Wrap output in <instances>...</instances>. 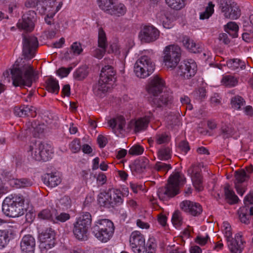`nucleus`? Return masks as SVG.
<instances>
[{
  "label": "nucleus",
  "instance_id": "f257e3e1",
  "mask_svg": "<svg viewBox=\"0 0 253 253\" xmlns=\"http://www.w3.org/2000/svg\"><path fill=\"white\" fill-rule=\"evenodd\" d=\"M25 199L20 194H11L4 200L2 210L4 214L10 217H18L24 213Z\"/></svg>",
  "mask_w": 253,
  "mask_h": 253
},
{
  "label": "nucleus",
  "instance_id": "f03ea898",
  "mask_svg": "<svg viewBox=\"0 0 253 253\" xmlns=\"http://www.w3.org/2000/svg\"><path fill=\"white\" fill-rule=\"evenodd\" d=\"M185 182L184 175L179 172H174L169 177L166 186L160 188L158 190V195L161 200L172 197L179 193V188Z\"/></svg>",
  "mask_w": 253,
  "mask_h": 253
},
{
  "label": "nucleus",
  "instance_id": "7ed1b4c3",
  "mask_svg": "<svg viewBox=\"0 0 253 253\" xmlns=\"http://www.w3.org/2000/svg\"><path fill=\"white\" fill-rule=\"evenodd\" d=\"M114 229L113 223L108 219L97 220L91 228L93 235L98 240L104 243L108 242L112 237Z\"/></svg>",
  "mask_w": 253,
  "mask_h": 253
},
{
  "label": "nucleus",
  "instance_id": "20e7f679",
  "mask_svg": "<svg viewBox=\"0 0 253 253\" xmlns=\"http://www.w3.org/2000/svg\"><path fill=\"white\" fill-rule=\"evenodd\" d=\"M97 201L101 206L114 208L123 203L124 195L120 189L113 188L99 193Z\"/></svg>",
  "mask_w": 253,
  "mask_h": 253
},
{
  "label": "nucleus",
  "instance_id": "39448f33",
  "mask_svg": "<svg viewBox=\"0 0 253 253\" xmlns=\"http://www.w3.org/2000/svg\"><path fill=\"white\" fill-rule=\"evenodd\" d=\"M10 75L12 79H38L40 78L38 71L30 64H25L21 69L13 67L3 73L4 79L9 78Z\"/></svg>",
  "mask_w": 253,
  "mask_h": 253
},
{
  "label": "nucleus",
  "instance_id": "423d86ee",
  "mask_svg": "<svg viewBox=\"0 0 253 253\" xmlns=\"http://www.w3.org/2000/svg\"><path fill=\"white\" fill-rule=\"evenodd\" d=\"M29 152L34 160L47 161L52 157V149L47 144L36 141L30 145Z\"/></svg>",
  "mask_w": 253,
  "mask_h": 253
},
{
  "label": "nucleus",
  "instance_id": "0eeeda50",
  "mask_svg": "<svg viewBox=\"0 0 253 253\" xmlns=\"http://www.w3.org/2000/svg\"><path fill=\"white\" fill-rule=\"evenodd\" d=\"M91 223V216L90 213H84L74 224L73 233L79 240H86L87 231Z\"/></svg>",
  "mask_w": 253,
  "mask_h": 253
},
{
  "label": "nucleus",
  "instance_id": "6e6552de",
  "mask_svg": "<svg viewBox=\"0 0 253 253\" xmlns=\"http://www.w3.org/2000/svg\"><path fill=\"white\" fill-rule=\"evenodd\" d=\"M155 65L151 58L147 55L141 56L135 62L134 72L140 78H145L152 74Z\"/></svg>",
  "mask_w": 253,
  "mask_h": 253
},
{
  "label": "nucleus",
  "instance_id": "1a4fd4ad",
  "mask_svg": "<svg viewBox=\"0 0 253 253\" xmlns=\"http://www.w3.org/2000/svg\"><path fill=\"white\" fill-rule=\"evenodd\" d=\"M181 49L176 45L166 46L164 51V62L168 69H173L178 64L181 57Z\"/></svg>",
  "mask_w": 253,
  "mask_h": 253
},
{
  "label": "nucleus",
  "instance_id": "9d476101",
  "mask_svg": "<svg viewBox=\"0 0 253 253\" xmlns=\"http://www.w3.org/2000/svg\"><path fill=\"white\" fill-rule=\"evenodd\" d=\"M219 8L226 18L237 19L241 15L238 4L232 0H219Z\"/></svg>",
  "mask_w": 253,
  "mask_h": 253
},
{
  "label": "nucleus",
  "instance_id": "9b49d317",
  "mask_svg": "<svg viewBox=\"0 0 253 253\" xmlns=\"http://www.w3.org/2000/svg\"><path fill=\"white\" fill-rule=\"evenodd\" d=\"M23 55L25 58L32 59L39 46L37 37L28 34H23Z\"/></svg>",
  "mask_w": 253,
  "mask_h": 253
},
{
  "label": "nucleus",
  "instance_id": "f8f14e48",
  "mask_svg": "<svg viewBox=\"0 0 253 253\" xmlns=\"http://www.w3.org/2000/svg\"><path fill=\"white\" fill-rule=\"evenodd\" d=\"M197 70L196 62L192 59H189L180 63L177 72L180 77L189 79L195 76Z\"/></svg>",
  "mask_w": 253,
  "mask_h": 253
},
{
  "label": "nucleus",
  "instance_id": "ddd939ff",
  "mask_svg": "<svg viewBox=\"0 0 253 253\" xmlns=\"http://www.w3.org/2000/svg\"><path fill=\"white\" fill-rule=\"evenodd\" d=\"M130 246L134 253H144L145 240L144 237L138 231H133L129 237Z\"/></svg>",
  "mask_w": 253,
  "mask_h": 253
},
{
  "label": "nucleus",
  "instance_id": "4468645a",
  "mask_svg": "<svg viewBox=\"0 0 253 253\" xmlns=\"http://www.w3.org/2000/svg\"><path fill=\"white\" fill-rule=\"evenodd\" d=\"M160 32L153 26H145L140 31L139 37L144 42L149 43L156 41L159 37Z\"/></svg>",
  "mask_w": 253,
  "mask_h": 253
},
{
  "label": "nucleus",
  "instance_id": "2eb2a0df",
  "mask_svg": "<svg viewBox=\"0 0 253 253\" xmlns=\"http://www.w3.org/2000/svg\"><path fill=\"white\" fill-rule=\"evenodd\" d=\"M41 242L40 247L50 249L55 244V232L51 228H47L42 231L39 235Z\"/></svg>",
  "mask_w": 253,
  "mask_h": 253
},
{
  "label": "nucleus",
  "instance_id": "dca6fc26",
  "mask_svg": "<svg viewBox=\"0 0 253 253\" xmlns=\"http://www.w3.org/2000/svg\"><path fill=\"white\" fill-rule=\"evenodd\" d=\"M36 16V13L34 11H29L23 15L22 21L17 23L18 27L28 32L32 31L35 27Z\"/></svg>",
  "mask_w": 253,
  "mask_h": 253
},
{
  "label": "nucleus",
  "instance_id": "f3484780",
  "mask_svg": "<svg viewBox=\"0 0 253 253\" xmlns=\"http://www.w3.org/2000/svg\"><path fill=\"white\" fill-rule=\"evenodd\" d=\"M180 207L181 210L193 216H198L202 212V206L198 203L185 200L182 201Z\"/></svg>",
  "mask_w": 253,
  "mask_h": 253
},
{
  "label": "nucleus",
  "instance_id": "a211bd4d",
  "mask_svg": "<svg viewBox=\"0 0 253 253\" xmlns=\"http://www.w3.org/2000/svg\"><path fill=\"white\" fill-rule=\"evenodd\" d=\"M201 171L198 166H192L188 170V174L191 175L193 186L199 191H202L203 189Z\"/></svg>",
  "mask_w": 253,
  "mask_h": 253
},
{
  "label": "nucleus",
  "instance_id": "6ab92c4d",
  "mask_svg": "<svg viewBox=\"0 0 253 253\" xmlns=\"http://www.w3.org/2000/svg\"><path fill=\"white\" fill-rule=\"evenodd\" d=\"M173 101L172 92L167 91L160 96L156 97L153 99L154 104L158 107H170Z\"/></svg>",
  "mask_w": 253,
  "mask_h": 253
},
{
  "label": "nucleus",
  "instance_id": "aec40b11",
  "mask_svg": "<svg viewBox=\"0 0 253 253\" xmlns=\"http://www.w3.org/2000/svg\"><path fill=\"white\" fill-rule=\"evenodd\" d=\"M36 247V240L31 235L24 236L20 242L21 253H34Z\"/></svg>",
  "mask_w": 253,
  "mask_h": 253
},
{
  "label": "nucleus",
  "instance_id": "412c9836",
  "mask_svg": "<svg viewBox=\"0 0 253 253\" xmlns=\"http://www.w3.org/2000/svg\"><path fill=\"white\" fill-rule=\"evenodd\" d=\"M235 187L238 194L242 196L244 194L245 191L242 187L241 184L248 179L249 175L247 174L245 170L242 169L240 171H236L235 172Z\"/></svg>",
  "mask_w": 253,
  "mask_h": 253
},
{
  "label": "nucleus",
  "instance_id": "4be33fe9",
  "mask_svg": "<svg viewBox=\"0 0 253 253\" xmlns=\"http://www.w3.org/2000/svg\"><path fill=\"white\" fill-rule=\"evenodd\" d=\"M110 84L107 80H98L97 82L93 85V90L96 96L102 97L105 93L111 88Z\"/></svg>",
  "mask_w": 253,
  "mask_h": 253
},
{
  "label": "nucleus",
  "instance_id": "5701e85b",
  "mask_svg": "<svg viewBox=\"0 0 253 253\" xmlns=\"http://www.w3.org/2000/svg\"><path fill=\"white\" fill-rule=\"evenodd\" d=\"M164 85V80H151L146 88L149 93L155 96L162 91Z\"/></svg>",
  "mask_w": 253,
  "mask_h": 253
},
{
  "label": "nucleus",
  "instance_id": "b1692460",
  "mask_svg": "<svg viewBox=\"0 0 253 253\" xmlns=\"http://www.w3.org/2000/svg\"><path fill=\"white\" fill-rule=\"evenodd\" d=\"M228 246L231 253H241L243 249V242L241 239V235L237 234L235 238L227 241Z\"/></svg>",
  "mask_w": 253,
  "mask_h": 253
},
{
  "label": "nucleus",
  "instance_id": "393cba45",
  "mask_svg": "<svg viewBox=\"0 0 253 253\" xmlns=\"http://www.w3.org/2000/svg\"><path fill=\"white\" fill-rule=\"evenodd\" d=\"M108 124L113 131H115L116 129L121 131L124 130L126 125L125 119L122 116H117L109 120L108 121Z\"/></svg>",
  "mask_w": 253,
  "mask_h": 253
},
{
  "label": "nucleus",
  "instance_id": "a878e982",
  "mask_svg": "<svg viewBox=\"0 0 253 253\" xmlns=\"http://www.w3.org/2000/svg\"><path fill=\"white\" fill-rule=\"evenodd\" d=\"M61 182V179L57 173H47L44 178V183L51 187L57 186Z\"/></svg>",
  "mask_w": 253,
  "mask_h": 253
},
{
  "label": "nucleus",
  "instance_id": "bb28decb",
  "mask_svg": "<svg viewBox=\"0 0 253 253\" xmlns=\"http://www.w3.org/2000/svg\"><path fill=\"white\" fill-rule=\"evenodd\" d=\"M133 166L137 172H143L145 169L150 168L149 160L146 157H140L134 161Z\"/></svg>",
  "mask_w": 253,
  "mask_h": 253
},
{
  "label": "nucleus",
  "instance_id": "cd10ccee",
  "mask_svg": "<svg viewBox=\"0 0 253 253\" xmlns=\"http://www.w3.org/2000/svg\"><path fill=\"white\" fill-rule=\"evenodd\" d=\"M126 11V8L124 4L117 2L112 5L107 13L112 16L120 17L124 15Z\"/></svg>",
  "mask_w": 253,
  "mask_h": 253
},
{
  "label": "nucleus",
  "instance_id": "c85d7f7f",
  "mask_svg": "<svg viewBox=\"0 0 253 253\" xmlns=\"http://www.w3.org/2000/svg\"><path fill=\"white\" fill-rule=\"evenodd\" d=\"M235 132V129L230 124H224L219 129V135L224 139L232 137Z\"/></svg>",
  "mask_w": 253,
  "mask_h": 253
},
{
  "label": "nucleus",
  "instance_id": "c756f323",
  "mask_svg": "<svg viewBox=\"0 0 253 253\" xmlns=\"http://www.w3.org/2000/svg\"><path fill=\"white\" fill-rule=\"evenodd\" d=\"M116 71L114 68L110 65H106L103 67L100 74V78L104 79H116Z\"/></svg>",
  "mask_w": 253,
  "mask_h": 253
},
{
  "label": "nucleus",
  "instance_id": "7c9ffc66",
  "mask_svg": "<svg viewBox=\"0 0 253 253\" xmlns=\"http://www.w3.org/2000/svg\"><path fill=\"white\" fill-rule=\"evenodd\" d=\"M182 42L184 46L192 52L197 53L201 50L199 45L188 37H184Z\"/></svg>",
  "mask_w": 253,
  "mask_h": 253
},
{
  "label": "nucleus",
  "instance_id": "2f4dec72",
  "mask_svg": "<svg viewBox=\"0 0 253 253\" xmlns=\"http://www.w3.org/2000/svg\"><path fill=\"white\" fill-rule=\"evenodd\" d=\"M224 193L226 198L228 200L230 204H235L238 202V197L235 194L234 192L230 189V185L226 184L224 187Z\"/></svg>",
  "mask_w": 253,
  "mask_h": 253
},
{
  "label": "nucleus",
  "instance_id": "473e14b6",
  "mask_svg": "<svg viewBox=\"0 0 253 253\" xmlns=\"http://www.w3.org/2000/svg\"><path fill=\"white\" fill-rule=\"evenodd\" d=\"M118 1V0H97V4L102 10L106 12H108L112 5Z\"/></svg>",
  "mask_w": 253,
  "mask_h": 253
},
{
  "label": "nucleus",
  "instance_id": "72a5a7b5",
  "mask_svg": "<svg viewBox=\"0 0 253 253\" xmlns=\"http://www.w3.org/2000/svg\"><path fill=\"white\" fill-rule=\"evenodd\" d=\"M171 150L169 147H163L158 152V157L162 161H167L171 158Z\"/></svg>",
  "mask_w": 253,
  "mask_h": 253
},
{
  "label": "nucleus",
  "instance_id": "f704fd0d",
  "mask_svg": "<svg viewBox=\"0 0 253 253\" xmlns=\"http://www.w3.org/2000/svg\"><path fill=\"white\" fill-rule=\"evenodd\" d=\"M55 210L52 209H44L38 213V217L42 219L50 220L55 222V221L53 219L54 213H55Z\"/></svg>",
  "mask_w": 253,
  "mask_h": 253
},
{
  "label": "nucleus",
  "instance_id": "c9c22d12",
  "mask_svg": "<svg viewBox=\"0 0 253 253\" xmlns=\"http://www.w3.org/2000/svg\"><path fill=\"white\" fill-rule=\"evenodd\" d=\"M231 105L233 108L236 110H240L242 106L246 104L245 99L239 95H236L231 99Z\"/></svg>",
  "mask_w": 253,
  "mask_h": 253
},
{
  "label": "nucleus",
  "instance_id": "e433bc0d",
  "mask_svg": "<svg viewBox=\"0 0 253 253\" xmlns=\"http://www.w3.org/2000/svg\"><path fill=\"white\" fill-rule=\"evenodd\" d=\"M239 217L240 221L245 224L250 223V216L249 215V209L247 207L241 208L238 211Z\"/></svg>",
  "mask_w": 253,
  "mask_h": 253
},
{
  "label": "nucleus",
  "instance_id": "4c0bfd02",
  "mask_svg": "<svg viewBox=\"0 0 253 253\" xmlns=\"http://www.w3.org/2000/svg\"><path fill=\"white\" fill-rule=\"evenodd\" d=\"M226 64L227 67L232 70L242 69L245 67L244 62L238 59H230L227 61Z\"/></svg>",
  "mask_w": 253,
  "mask_h": 253
},
{
  "label": "nucleus",
  "instance_id": "58836bf2",
  "mask_svg": "<svg viewBox=\"0 0 253 253\" xmlns=\"http://www.w3.org/2000/svg\"><path fill=\"white\" fill-rule=\"evenodd\" d=\"M47 90L51 93L57 94L59 85L57 80H46L45 82Z\"/></svg>",
  "mask_w": 253,
  "mask_h": 253
},
{
  "label": "nucleus",
  "instance_id": "ea45409f",
  "mask_svg": "<svg viewBox=\"0 0 253 253\" xmlns=\"http://www.w3.org/2000/svg\"><path fill=\"white\" fill-rule=\"evenodd\" d=\"M171 222L175 228L180 227L183 223L182 213L178 211H174L172 215Z\"/></svg>",
  "mask_w": 253,
  "mask_h": 253
},
{
  "label": "nucleus",
  "instance_id": "a19ab883",
  "mask_svg": "<svg viewBox=\"0 0 253 253\" xmlns=\"http://www.w3.org/2000/svg\"><path fill=\"white\" fill-rule=\"evenodd\" d=\"M149 120L148 118H140L136 121L133 124L135 126V131L138 132L141 130L145 129L149 123Z\"/></svg>",
  "mask_w": 253,
  "mask_h": 253
},
{
  "label": "nucleus",
  "instance_id": "79ce46f5",
  "mask_svg": "<svg viewBox=\"0 0 253 253\" xmlns=\"http://www.w3.org/2000/svg\"><path fill=\"white\" fill-rule=\"evenodd\" d=\"M10 241L9 232L7 230H0V249L4 248Z\"/></svg>",
  "mask_w": 253,
  "mask_h": 253
},
{
  "label": "nucleus",
  "instance_id": "37998d69",
  "mask_svg": "<svg viewBox=\"0 0 253 253\" xmlns=\"http://www.w3.org/2000/svg\"><path fill=\"white\" fill-rule=\"evenodd\" d=\"M157 18L159 19L164 28L167 29L170 28L171 23V20L164 11H161L160 13H158L157 14Z\"/></svg>",
  "mask_w": 253,
  "mask_h": 253
},
{
  "label": "nucleus",
  "instance_id": "c03bdc74",
  "mask_svg": "<svg viewBox=\"0 0 253 253\" xmlns=\"http://www.w3.org/2000/svg\"><path fill=\"white\" fill-rule=\"evenodd\" d=\"M214 7V4L211 1L209 2L208 5L206 7L205 11L200 13V18L202 20L208 19L213 13Z\"/></svg>",
  "mask_w": 253,
  "mask_h": 253
},
{
  "label": "nucleus",
  "instance_id": "a18cd8bd",
  "mask_svg": "<svg viewBox=\"0 0 253 253\" xmlns=\"http://www.w3.org/2000/svg\"><path fill=\"white\" fill-rule=\"evenodd\" d=\"M53 2L52 0H44L43 1H39L37 5V10L41 14H44L47 10L48 5H52Z\"/></svg>",
  "mask_w": 253,
  "mask_h": 253
},
{
  "label": "nucleus",
  "instance_id": "49530a36",
  "mask_svg": "<svg viewBox=\"0 0 253 253\" xmlns=\"http://www.w3.org/2000/svg\"><path fill=\"white\" fill-rule=\"evenodd\" d=\"M98 45L100 48H106L107 46L106 34L102 28H100L98 30Z\"/></svg>",
  "mask_w": 253,
  "mask_h": 253
},
{
  "label": "nucleus",
  "instance_id": "de8ad7c7",
  "mask_svg": "<svg viewBox=\"0 0 253 253\" xmlns=\"http://www.w3.org/2000/svg\"><path fill=\"white\" fill-rule=\"evenodd\" d=\"M16 188H25L31 186L33 183L27 178L17 179L13 181Z\"/></svg>",
  "mask_w": 253,
  "mask_h": 253
},
{
  "label": "nucleus",
  "instance_id": "09e8293b",
  "mask_svg": "<svg viewBox=\"0 0 253 253\" xmlns=\"http://www.w3.org/2000/svg\"><path fill=\"white\" fill-rule=\"evenodd\" d=\"M167 4L171 8L179 10L184 6V0H165Z\"/></svg>",
  "mask_w": 253,
  "mask_h": 253
},
{
  "label": "nucleus",
  "instance_id": "8fccbe9b",
  "mask_svg": "<svg viewBox=\"0 0 253 253\" xmlns=\"http://www.w3.org/2000/svg\"><path fill=\"white\" fill-rule=\"evenodd\" d=\"M225 31L228 34H230L228 30H231L234 32L232 35L233 38H236L238 36L237 32L239 30L238 25L235 22H229L225 26Z\"/></svg>",
  "mask_w": 253,
  "mask_h": 253
},
{
  "label": "nucleus",
  "instance_id": "3c124183",
  "mask_svg": "<svg viewBox=\"0 0 253 253\" xmlns=\"http://www.w3.org/2000/svg\"><path fill=\"white\" fill-rule=\"evenodd\" d=\"M170 140V137L166 133L157 134L155 136V141L157 144L160 145L168 143Z\"/></svg>",
  "mask_w": 253,
  "mask_h": 253
},
{
  "label": "nucleus",
  "instance_id": "603ef678",
  "mask_svg": "<svg viewBox=\"0 0 253 253\" xmlns=\"http://www.w3.org/2000/svg\"><path fill=\"white\" fill-rule=\"evenodd\" d=\"M153 169L158 171H168L171 169L170 165L162 162H157L154 166Z\"/></svg>",
  "mask_w": 253,
  "mask_h": 253
},
{
  "label": "nucleus",
  "instance_id": "864d4df0",
  "mask_svg": "<svg viewBox=\"0 0 253 253\" xmlns=\"http://www.w3.org/2000/svg\"><path fill=\"white\" fill-rule=\"evenodd\" d=\"M33 83V80H12V84L14 86L24 87H30Z\"/></svg>",
  "mask_w": 253,
  "mask_h": 253
},
{
  "label": "nucleus",
  "instance_id": "5fc2aeb1",
  "mask_svg": "<svg viewBox=\"0 0 253 253\" xmlns=\"http://www.w3.org/2000/svg\"><path fill=\"white\" fill-rule=\"evenodd\" d=\"M70 149L73 153H77L81 150V143L79 139H74L69 145Z\"/></svg>",
  "mask_w": 253,
  "mask_h": 253
},
{
  "label": "nucleus",
  "instance_id": "6e6d98bb",
  "mask_svg": "<svg viewBox=\"0 0 253 253\" xmlns=\"http://www.w3.org/2000/svg\"><path fill=\"white\" fill-rule=\"evenodd\" d=\"M144 152V148L138 145L132 146L128 151V154L131 155H139Z\"/></svg>",
  "mask_w": 253,
  "mask_h": 253
},
{
  "label": "nucleus",
  "instance_id": "4d7b16f0",
  "mask_svg": "<svg viewBox=\"0 0 253 253\" xmlns=\"http://www.w3.org/2000/svg\"><path fill=\"white\" fill-rule=\"evenodd\" d=\"M71 50L74 54L79 55L83 51L81 44L78 42H74L71 46Z\"/></svg>",
  "mask_w": 253,
  "mask_h": 253
},
{
  "label": "nucleus",
  "instance_id": "13d9d810",
  "mask_svg": "<svg viewBox=\"0 0 253 253\" xmlns=\"http://www.w3.org/2000/svg\"><path fill=\"white\" fill-rule=\"evenodd\" d=\"M242 39L247 42H253V30L248 31L243 33Z\"/></svg>",
  "mask_w": 253,
  "mask_h": 253
},
{
  "label": "nucleus",
  "instance_id": "bf43d9fd",
  "mask_svg": "<svg viewBox=\"0 0 253 253\" xmlns=\"http://www.w3.org/2000/svg\"><path fill=\"white\" fill-rule=\"evenodd\" d=\"M87 75V72L84 68H80L75 72L74 76L75 78L84 79Z\"/></svg>",
  "mask_w": 253,
  "mask_h": 253
},
{
  "label": "nucleus",
  "instance_id": "052dcab7",
  "mask_svg": "<svg viewBox=\"0 0 253 253\" xmlns=\"http://www.w3.org/2000/svg\"><path fill=\"white\" fill-rule=\"evenodd\" d=\"M60 204L65 208H68L71 207V200L68 196H64L59 201Z\"/></svg>",
  "mask_w": 253,
  "mask_h": 253
},
{
  "label": "nucleus",
  "instance_id": "680f3d73",
  "mask_svg": "<svg viewBox=\"0 0 253 253\" xmlns=\"http://www.w3.org/2000/svg\"><path fill=\"white\" fill-rule=\"evenodd\" d=\"M72 69V67H71L67 68L62 67L57 71V74L60 77L64 78L67 76Z\"/></svg>",
  "mask_w": 253,
  "mask_h": 253
},
{
  "label": "nucleus",
  "instance_id": "e2e57ef3",
  "mask_svg": "<svg viewBox=\"0 0 253 253\" xmlns=\"http://www.w3.org/2000/svg\"><path fill=\"white\" fill-rule=\"evenodd\" d=\"M178 147L184 154H186L190 150L189 144L188 142L185 140L181 141L178 145Z\"/></svg>",
  "mask_w": 253,
  "mask_h": 253
},
{
  "label": "nucleus",
  "instance_id": "0e129e2a",
  "mask_svg": "<svg viewBox=\"0 0 253 253\" xmlns=\"http://www.w3.org/2000/svg\"><path fill=\"white\" fill-rule=\"evenodd\" d=\"M26 111L24 110L23 106L21 107H15L14 109V113L15 116L19 117L26 116Z\"/></svg>",
  "mask_w": 253,
  "mask_h": 253
},
{
  "label": "nucleus",
  "instance_id": "69168bd1",
  "mask_svg": "<svg viewBox=\"0 0 253 253\" xmlns=\"http://www.w3.org/2000/svg\"><path fill=\"white\" fill-rule=\"evenodd\" d=\"M221 98L218 93H214L211 97V102L213 106L221 104Z\"/></svg>",
  "mask_w": 253,
  "mask_h": 253
},
{
  "label": "nucleus",
  "instance_id": "338daca9",
  "mask_svg": "<svg viewBox=\"0 0 253 253\" xmlns=\"http://www.w3.org/2000/svg\"><path fill=\"white\" fill-rule=\"evenodd\" d=\"M55 220L61 222H65L66 221L69 219L70 217L69 214L65 212H62L58 215H56L55 214Z\"/></svg>",
  "mask_w": 253,
  "mask_h": 253
},
{
  "label": "nucleus",
  "instance_id": "774afa93",
  "mask_svg": "<svg viewBox=\"0 0 253 253\" xmlns=\"http://www.w3.org/2000/svg\"><path fill=\"white\" fill-rule=\"evenodd\" d=\"M222 85L226 87L230 88L236 86L238 84L237 80H221Z\"/></svg>",
  "mask_w": 253,
  "mask_h": 253
}]
</instances>
